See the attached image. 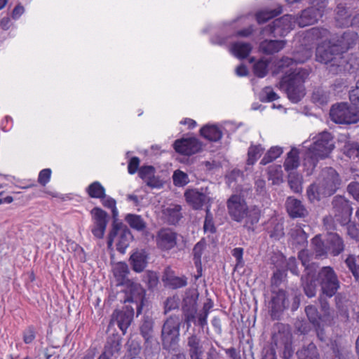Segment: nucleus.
I'll return each mask as SVG.
<instances>
[{
    "instance_id": "obj_1",
    "label": "nucleus",
    "mask_w": 359,
    "mask_h": 359,
    "mask_svg": "<svg viewBox=\"0 0 359 359\" xmlns=\"http://www.w3.org/2000/svg\"><path fill=\"white\" fill-rule=\"evenodd\" d=\"M311 51L305 50L302 57L296 54L293 57H284L276 64L275 73H285L280 81V88L285 90L287 97L293 103H297L305 95L304 82L309 72L302 68L294 67L297 64L304 63L311 57Z\"/></svg>"
},
{
    "instance_id": "obj_2",
    "label": "nucleus",
    "mask_w": 359,
    "mask_h": 359,
    "mask_svg": "<svg viewBox=\"0 0 359 359\" xmlns=\"http://www.w3.org/2000/svg\"><path fill=\"white\" fill-rule=\"evenodd\" d=\"M313 142L304 155L303 165L307 175H311L320 159L327 158L334 148L330 133L323 131L312 137Z\"/></svg>"
},
{
    "instance_id": "obj_3",
    "label": "nucleus",
    "mask_w": 359,
    "mask_h": 359,
    "mask_svg": "<svg viewBox=\"0 0 359 359\" xmlns=\"http://www.w3.org/2000/svg\"><path fill=\"white\" fill-rule=\"evenodd\" d=\"M341 179L337 172L328 167L322 170L316 182L307 189V196L311 202L333 195L339 188Z\"/></svg>"
},
{
    "instance_id": "obj_4",
    "label": "nucleus",
    "mask_w": 359,
    "mask_h": 359,
    "mask_svg": "<svg viewBox=\"0 0 359 359\" xmlns=\"http://www.w3.org/2000/svg\"><path fill=\"white\" fill-rule=\"evenodd\" d=\"M228 212L231 219L238 222H244V227L249 231H255L258 223L261 211L256 206L248 207L243 198L232 195L226 203Z\"/></svg>"
},
{
    "instance_id": "obj_5",
    "label": "nucleus",
    "mask_w": 359,
    "mask_h": 359,
    "mask_svg": "<svg viewBox=\"0 0 359 359\" xmlns=\"http://www.w3.org/2000/svg\"><path fill=\"white\" fill-rule=\"evenodd\" d=\"M316 58L318 62L326 65L327 70L332 75H337L344 71L347 65L334 40L323 41L318 44Z\"/></svg>"
},
{
    "instance_id": "obj_6",
    "label": "nucleus",
    "mask_w": 359,
    "mask_h": 359,
    "mask_svg": "<svg viewBox=\"0 0 359 359\" xmlns=\"http://www.w3.org/2000/svg\"><path fill=\"white\" fill-rule=\"evenodd\" d=\"M180 324V319L176 316H170L165 321L161 331L163 346L165 349H175L179 341Z\"/></svg>"
},
{
    "instance_id": "obj_7",
    "label": "nucleus",
    "mask_w": 359,
    "mask_h": 359,
    "mask_svg": "<svg viewBox=\"0 0 359 359\" xmlns=\"http://www.w3.org/2000/svg\"><path fill=\"white\" fill-rule=\"evenodd\" d=\"M318 280L323 294L333 297L340 286L337 275L331 266L322 267L318 274Z\"/></svg>"
},
{
    "instance_id": "obj_8",
    "label": "nucleus",
    "mask_w": 359,
    "mask_h": 359,
    "mask_svg": "<svg viewBox=\"0 0 359 359\" xmlns=\"http://www.w3.org/2000/svg\"><path fill=\"white\" fill-rule=\"evenodd\" d=\"M118 237L116 242V250L121 253L123 254L126 250L130 245L133 236L130 230L123 226V224L118 221H114L112 224V229L109 234L108 245H111L114 241V238Z\"/></svg>"
},
{
    "instance_id": "obj_9",
    "label": "nucleus",
    "mask_w": 359,
    "mask_h": 359,
    "mask_svg": "<svg viewBox=\"0 0 359 359\" xmlns=\"http://www.w3.org/2000/svg\"><path fill=\"white\" fill-rule=\"evenodd\" d=\"M330 116L334 122L340 124L355 123L359 120L356 109L344 102L333 105Z\"/></svg>"
},
{
    "instance_id": "obj_10",
    "label": "nucleus",
    "mask_w": 359,
    "mask_h": 359,
    "mask_svg": "<svg viewBox=\"0 0 359 359\" xmlns=\"http://www.w3.org/2000/svg\"><path fill=\"white\" fill-rule=\"evenodd\" d=\"M311 7L304 10L297 18V25L300 27L314 24L322 18L326 4L323 0H310Z\"/></svg>"
},
{
    "instance_id": "obj_11",
    "label": "nucleus",
    "mask_w": 359,
    "mask_h": 359,
    "mask_svg": "<svg viewBox=\"0 0 359 359\" xmlns=\"http://www.w3.org/2000/svg\"><path fill=\"white\" fill-rule=\"evenodd\" d=\"M297 24V18L291 15H285L276 19L272 25L264 27L262 30L264 34H271L273 36H284L287 35Z\"/></svg>"
},
{
    "instance_id": "obj_12",
    "label": "nucleus",
    "mask_w": 359,
    "mask_h": 359,
    "mask_svg": "<svg viewBox=\"0 0 359 359\" xmlns=\"http://www.w3.org/2000/svg\"><path fill=\"white\" fill-rule=\"evenodd\" d=\"M290 294L284 290L272 291L269 302V312L272 319H278L282 313L290 307Z\"/></svg>"
},
{
    "instance_id": "obj_13",
    "label": "nucleus",
    "mask_w": 359,
    "mask_h": 359,
    "mask_svg": "<svg viewBox=\"0 0 359 359\" xmlns=\"http://www.w3.org/2000/svg\"><path fill=\"white\" fill-rule=\"evenodd\" d=\"M145 300V290L140 284L132 283L126 291L124 303H132L137 316L142 313Z\"/></svg>"
},
{
    "instance_id": "obj_14",
    "label": "nucleus",
    "mask_w": 359,
    "mask_h": 359,
    "mask_svg": "<svg viewBox=\"0 0 359 359\" xmlns=\"http://www.w3.org/2000/svg\"><path fill=\"white\" fill-rule=\"evenodd\" d=\"M92 216V227L91 232L93 235L101 239L104 237L107 225V213L100 208L95 207L90 211Z\"/></svg>"
},
{
    "instance_id": "obj_15",
    "label": "nucleus",
    "mask_w": 359,
    "mask_h": 359,
    "mask_svg": "<svg viewBox=\"0 0 359 359\" xmlns=\"http://www.w3.org/2000/svg\"><path fill=\"white\" fill-rule=\"evenodd\" d=\"M333 210L336 219L341 224L347 223L352 215L353 208L348 201L341 196H336L332 200Z\"/></svg>"
},
{
    "instance_id": "obj_16",
    "label": "nucleus",
    "mask_w": 359,
    "mask_h": 359,
    "mask_svg": "<svg viewBox=\"0 0 359 359\" xmlns=\"http://www.w3.org/2000/svg\"><path fill=\"white\" fill-rule=\"evenodd\" d=\"M184 198L194 210H201L211 203L210 197L203 189H189L184 192Z\"/></svg>"
},
{
    "instance_id": "obj_17",
    "label": "nucleus",
    "mask_w": 359,
    "mask_h": 359,
    "mask_svg": "<svg viewBox=\"0 0 359 359\" xmlns=\"http://www.w3.org/2000/svg\"><path fill=\"white\" fill-rule=\"evenodd\" d=\"M173 146L176 152L185 156L195 154L202 149V144L196 137L177 140L175 141Z\"/></svg>"
},
{
    "instance_id": "obj_18",
    "label": "nucleus",
    "mask_w": 359,
    "mask_h": 359,
    "mask_svg": "<svg viewBox=\"0 0 359 359\" xmlns=\"http://www.w3.org/2000/svg\"><path fill=\"white\" fill-rule=\"evenodd\" d=\"M177 233L170 229H161L157 233V247L163 251H168L177 245Z\"/></svg>"
},
{
    "instance_id": "obj_19",
    "label": "nucleus",
    "mask_w": 359,
    "mask_h": 359,
    "mask_svg": "<svg viewBox=\"0 0 359 359\" xmlns=\"http://www.w3.org/2000/svg\"><path fill=\"white\" fill-rule=\"evenodd\" d=\"M135 313V308L133 306L126 305L122 311H116L113 317L116 318L117 325L123 334L126 332L130 326Z\"/></svg>"
},
{
    "instance_id": "obj_20",
    "label": "nucleus",
    "mask_w": 359,
    "mask_h": 359,
    "mask_svg": "<svg viewBox=\"0 0 359 359\" xmlns=\"http://www.w3.org/2000/svg\"><path fill=\"white\" fill-rule=\"evenodd\" d=\"M351 13L344 4H339L336 8L335 21L339 27L354 26L359 28V24H354L355 16L351 18Z\"/></svg>"
},
{
    "instance_id": "obj_21",
    "label": "nucleus",
    "mask_w": 359,
    "mask_h": 359,
    "mask_svg": "<svg viewBox=\"0 0 359 359\" xmlns=\"http://www.w3.org/2000/svg\"><path fill=\"white\" fill-rule=\"evenodd\" d=\"M187 348L190 359H203L204 348L201 339L196 334L187 338Z\"/></svg>"
},
{
    "instance_id": "obj_22",
    "label": "nucleus",
    "mask_w": 359,
    "mask_h": 359,
    "mask_svg": "<svg viewBox=\"0 0 359 359\" xmlns=\"http://www.w3.org/2000/svg\"><path fill=\"white\" fill-rule=\"evenodd\" d=\"M358 41V34L353 31H346L335 42L342 55L348 49L354 47Z\"/></svg>"
},
{
    "instance_id": "obj_23",
    "label": "nucleus",
    "mask_w": 359,
    "mask_h": 359,
    "mask_svg": "<svg viewBox=\"0 0 359 359\" xmlns=\"http://www.w3.org/2000/svg\"><path fill=\"white\" fill-rule=\"evenodd\" d=\"M290 242L297 249L304 248L307 244V234L301 226L295 225L289 232Z\"/></svg>"
},
{
    "instance_id": "obj_24",
    "label": "nucleus",
    "mask_w": 359,
    "mask_h": 359,
    "mask_svg": "<svg viewBox=\"0 0 359 359\" xmlns=\"http://www.w3.org/2000/svg\"><path fill=\"white\" fill-rule=\"evenodd\" d=\"M326 243L329 253L337 256L344 250L343 239L336 233L330 232L326 236Z\"/></svg>"
},
{
    "instance_id": "obj_25",
    "label": "nucleus",
    "mask_w": 359,
    "mask_h": 359,
    "mask_svg": "<svg viewBox=\"0 0 359 359\" xmlns=\"http://www.w3.org/2000/svg\"><path fill=\"white\" fill-rule=\"evenodd\" d=\"M147 259L148 255L143 250L133 252L130 257L133 270L137 273L143 271L147 265Z\"/></svg>"
},
{
    "instance_id": "obj_26",
    "label": "nucleus",
    "mask_w": 359,
    "mask_h": 359,
    "mask_svg": "<svg viewBox=\"0 0 359 359\" xmlns=\"http://www.w3.org/2000/svg\"><path fill=\"white\" fill-rule=\"evenodd\" d=\"M181 210V205L171 204L163 210V217L168 224H176L182 217Z\"/></svg>"
},
{
    "instance_id": "obj_27",
    "label": "nucleus",
    "mask_w": 359,
    "mask_h": 359,
    "mask_svg": "<svg viewBox=\"0 0 359 359\" xmlns=\"http://www.w3.org/2000/svg\"><path fill=\"white\" fill-rule=\"evenodd\" d=\"M286 207L290 217H302L306 215V210L302 202L294 198H288L286 202Z\"/></svg>"
},
{
    "instance_id": "obj_28",
    "label": "nucleus",
    "mask_w": 359,
    "mask_h": 359,
    "mask_svg": "<svg viewBox=\"0 0 359 359\" xmlns=\"http://www.w3.org/2000/svg\"><path fill=\"white\" fill-rule=\"evenodd\" d=\"M301 280L305 294L310 298L314 297L316 293L315 272L313 270L308 271Z\"/></svg>"
},
{
    "instance_id": "obj_29",
    "label": "nucleus",
    "mask_w": 359,
    "mask_h": 359,
    "mask_svg": "<svg viewBox=\"0 0 359 359\" xmlns=\"http://www.w3.org/2000/svg\"><path fill=\"white\" fill-rule=\"evenodd\" d=\"M285 46L284 40H264L259 45L260 50L265 54H273L281 50Z\"/></svg>"
},
{
    "instance_id": "obj_30",
    "label": "nucleus",
    "mask_w": 359,
    "mask_h": 359,
    "mask_svg": "<svg viewBox=\"0 0 359 359\" xmlns=\"http://www.w3.org/2000/svg\"><path fill=\"white\" fill-rule=\"evenodd\" d=\"M252 46L250 43L238 41L232 43L230 48L231 53L239 59L247 57L251 53Z\"/></svg>"
},
{
    "instance_id": "obj_31",
    "label": "nucleus",
    "mask_w": 359,
    "mask_h": 359,
    "mask_svg": "<svg viewBox=\"0 0 359 359\" xmlns=\"http://www.w3.org/2000/svg\"><path fill=\"white\" fill-rule=\"evenodd\" d=\"M266 229L271 238L279 240L284 236L283 222L276 218H271L267 223Z\"/></svg>"
},
{
    "instance_id": "obj_32",
    "label": "nucleus",
    "mask_w": 359,
    "mask_h": 359,
    "mask_svg": "<svg viewBox=\"0 0 359 359\" xmlns=\"http://www.w3.org/2000/svg\"><path fill=\"white\" fill-rule=\"evenodd\" d=\"M201 135L210 142H217L222 137V132L215 125H207L201 129Z\"/></svg>"
},
{
    "instance_id": "obj_33",
    "label": "nucleus",
    "mask_w": 359,
    "mask_h": 359,
    "mask_svg": "<svg viewBox=\"0 0 359 359\" xmlns=\"http://www.w3.org/2000/svg\"><path fill=\"white\" fill-rule=\"evenodd\" d=\"M283 12V8L281 6H278L274 9L265 8L259 11L256 13V20L259 24H262L266 22V21L272 19Z\"/></svg>"
},
{
    "instance_id": "obj_34",
    "label": "nucleus",
    "mask_w": 359,
    "mask_h": 359,
    "mask_svg": "<svg viewBox=\"0 0 359 359\" xmlns=\"http://www.w3.org/2000/svg\"><path fill=\"white\" fill-rule=\"evenodd\" d=\"M305 312L306 313L309 320L315 327H320L321 323H323V325L324 324L327 325V320H325L324 318L318 313V311L315 306H307L305 308Z\"/></svg>"
},
{
    "instance_id": "obj_35",
    "label": "nucleus",
    "mask_w": 359,
    "mask_h": 359,
    "mask_svg": "<svg viewBox=\"0 0 359 359\" xmlns=\"http://www.w3.org/2000/svg\"><path fill=\"white\" fill-rule=\"evenodd\" d=\"M299 150L294 147L287 153L284 162V168L287 172L292 171L299 165Z\"/></svg>"
},
{
    "instance_id": "obj_36",
    "label": "nucleus",
    "mask_w": 359,
    "mask_h": 359,
    "mask_svg": "<svg viewBox=\"0 0 359 359\" xmlns=\"http://www.w3.org/2000/svg\"><path fill=\"white\" fill-rule=\"evenodd\" d=\"M298 359H320L316 346L313 343L309 344L297 351Z\"/></svg>"
},
{
    "instance_id": "obj_37",
    "label": "nucleus",
    "mask_w": 359,
    "mask_h": 359,
    "mask_svg": "<svg viewBox=\"0 0 359 359\" xmlns=\"http://www.w3.org/2000/svg\"><path fill=\"white\" fill-rule=\"evenodd\" d=\"M88 195L92 198L100 199L105 196V188L98 181L90 184L86 189Z\"/></svg>"
},
{
    "instance_id": "obj_38",
    "label": "nucleus",
    "mask_w": 359,
    "mask_h": 359,
    "mask_svg": "<svg viewBox=\"0 0 359 359\" xmlns=\"http://www.w3.org/2000/svg\"><path fill=\"white\" fill-rule=\"evenodd\" d=\"M125 220L132 229L138 231H142L147 227L146 222L140 215L128 214L125 217Z\"/></svg>"
},
{
    "instance_id": "obj_39",
    "label": "nucleus",
    "mask_w": 359,
    "mask_h": 359,
    "mask_svg": "<svg viewBox=\"0 0 359 359\" xmlns=\"http://www.w3.org/2000/svg\"><path fill=\"white\" fill-rule=\"evenodd\" d=\"M205 248L206 242L203 238L198 241L194 247V262L198 271H201V257Z\"/></svg>"
},
{
    "instance_id": "obj_40",
    "label": "nucleus",
    "mask_w": 359,
    "mask_h": 359,
    "mask_svg": "<svg viewBox=\"0 0 359 359\" xmlns=\"http://www.w3.org/2000/svg\"><path fill=\"white\" fill-rule=\"evenodd\" d=\"M213 306V302L210 299H208L203 304V309L198 313V325L202 329L208 324V317L210 309Z\"/></svg>"
},
{
    "instance_id": "obj_41",
    "label": "nucleus",
    "mask_w": 359,
    "mask_h": 359,
    "mask_svg": "<svg viewBox=\"0 0 359 359\" xmlns=\"http://www.w3.org/2000/svg\"><path fill=\"white\" fill-rule=\"evenodd\" d=\"M283 170L280 165L273 164L268 168V180L272 181L273 184H278L283 182Z\"/></svg>"
},
{
    "instance_id": "obj_42",
    "label": "nucleus",
    "mask_w": 359,
    "mask_h": 359,
    "mask_svg": "<svg viewBox=\"0 0 359 359\" xmlns=\"http://www.w3.org/2000/svg\"><path fill=\"white\" fill-rule=\"evenodd\" d=\"M182 312H183L184 323L187 324V328L191 327V323L198 325L197 306H194V307L182 306Z\"/></svg>"
},
{
    "instance_id": "obj_43",
    "label": "nucleus",
    "mask_w": 359,
    "mask_h": 359,
    "mask_svg": "<svg viewBox=\"0 0 359 359\" xmlns=\"http://www.w3.org/2000/svg\"><path fill=\"white\" fill-rule=\"evenodd\" d=\"M114 276L120 283H123L129 273L128 265L124 262L117 263L113 269Z\"/></svg>"
},
{
    "instance_id": "obj_44",
    "label": "nucleus",
    "mask_w": 359,
    "mask_h": 359,
    "mask_svg": "<svg viewBox=\"0 0 359 359\" xmlns=\"http://www.w3.org/2000/svg\"><path fill=\"white\" fill-rule=\"evenodd\" d=\"M312 243L313 245L316 256L321 257L329 253L326 239L325 241H322L320 235H316L312 239Z\"/></svg>"
},
{
    "instance_id": "obj_45",
    "label": "nucleus",
    "mask_w": 359,
    "mask_h": 359,
    "mask_svg": "<svg viewBox=\"0 0 359 359\" xmlns=\"http://www.w3.org/2000/svg\"><path fill=\"white\" fill-rule=\"evenodd\" d=\"M269 60L262 58L255 63L253 72L259 78H264L269 71Z\"/></svg>"
},
{
    "instance_id": "obj_46",
    "label": "nucleus",
    "mask_w": 359,
    "mask_h": 359,
    "mask_svg": "<svg viewBox=\"0 0 359 359\" xmlns=\"http://www.w3.org/2000/svg\"><path fill=\"white\" fill-rule=\"evenodd\" d=\"M283 153V149L280 147L275 146L270 148V149L265 154L260 163L262 165H266L278 158Z\"/></svg>"
},
{
    "instance_id": "obj_47",
    "label": "nucleus",
    "mask_w": 359,
    "mask_h": 359,
    "mask_svg": "<svg viewBox=\"0 0 359 359\" xmlns=\"http://www.w3.org/2000/svg\"><path fill=\"white\" fill-rule=\"evenodd\" d=\"M264 149L261 144L251 145L248 151V160L247 163L248 165H254L257 159L261 156Z\"/></svg>"
},
{
    "instance_id": "obj_48",
    "label": "nucleus",
    "mask_w": 359,
    "mask_h": 359,
    "mask_svg": "<svg viewBox=\"0 0 359 359\" xmlns=\"http://www.w3.org/2000/svg\"><path fill=\"white\" fill-rule=\"evenodd\" d=\"M300 251L298 254V258L301 261L302 264L305 268L306 273L308 271L313 270V272L316 271V268L313 263H310L311 259L308 250H304L303 248L299 249Z\"/></svg>"
},
{
    "instance_id": "obj_49",
    "label": "nucleus",
    "mask_w": 359,
    "mask_h": 359,
    "mask_svg": "<svg viewBox=\"0 0 359 359\" xmlns=\"http://www.w3.org/2000/svg\"><path fill=\"white\" fill-rule=\"evenodd\" d=\"M346 264L352 272L356 281L359 283V256L349 255L345 260Z\"/></svg>"
},
{
    "instance_id": "obj_50",
    "label": "nucleus",
    "mask_w": 359,
    "mask_h": 359,
    "mask_svg": "<svg viewBox=\"0 0 359 359\" xmlns=\"http://www.w3.org/2000/svg\"><path fill=\"white\" fill-rule=\"evenodd\" d=\"M153 332V321L149 318H144L142 324L140 326V332L146 341L151 337Z\"/></svg>"
},
{
    "instance_id": "obj_51",
    "label": "nucleus",
    "mask_w": 359,
    "mask_h": 359,
    "mask_svg": "<svg viewBox=\"0 0 359 359\" xmlns=\"http://www.w3.org/2000/svg\"><path fill=\"white\" fill-rule=\"evenodd\" d=\"M308 35L313 39H325V41H327L328 36H330V32L325 28L313 27L308 32Z\"/></svg>"
},
{
    "instance_id": "obj_52",
    "label": "nucleus",
    "mask_w": 359,
    "mask_h": 359,
    "mask_svg": "<svg viewBox=\"0 0 359 359\" xmlns=\"http://www.w3.org/2000/svg\"><path fill=\"white\" fill-rule=\"evenodd\" d=\"M102 205L111 210L112 217L114 219V221H118L117 217L118 215V211L116 208V201L105 194V196L104 198H100Z\"/></svg>"
},
{
    "instance_id": "obj_53",
    "label": "nucleus",
    "mask_w": 359,
    "mask_h": 359,
    "mask_svg": "<svg viewBox=\"0 0 359 359\" xmlns=\"http://www.w3.org/2000/svg\"><path fill=\"white\" fill-rule=\"evenodd\" d=\"M166 281L170 287L175 289L184 287L187 284V279L185 276H168Z\"/></svg>"
},
{
    "instance_id": "obj_54",
    "label": "nucleus",
    "mask_w": 359,
    "mask_h": 359,
    "mask_svg": "<svg viewBox=\"0 0 359 359\" xmlns=\"http://www.w3.org/2000/svg\"><path fill=\"white\" fill-rule=\"evenodd\" d=\"M172 180L174 184L177 187H184L189 182L188 175L180 170L174 172Z\"/></svg>"
},
{
    "instance_id": "obj_55",
    "label": "nucleus",
    "mask_w": 359,
    "mask_h": 359,
    "mask_svg": "<svg viewBox=\"0 0 359 359\" xmlns=\"http://www.w3.org/2000/svg\"><path fill=\"white\" fill-rule=\"evenodd\" d=\"M344 152L350 158H359V144L358 142L346 143L344 148Z\"/></svg>"
},
{
    "instance_id": "obj_56",
    "label": "nucleus",
    "mask_w": 359,
    "mask_h": 359,
    "mask_svg": "<svg viewBox=\"0 0 359 359\" xmlns=\"http://www.w3.org/2000/svg\"><path fill=\"white\" fill-rule=\"evenodd\" d=\"M278 97V95L271 87H265L260 94V100L263 102H272L277 100Z\"/></svg>"
},
{
    "instance_id": "obj_57",
    "label": "nucleus",
    "mask_w": 359,
    "mask_h": 359,
    "mask_svg": "<svg viewBox=\"0 0 359 359\" xmlns=\"http://www.w3.org/2000/svg\"><path fill=\"white\" fill-rule=\"evenodd\" d=\"M344 225H346L347 234L351 238L359 241V224L349 220Z\"/></svg>"
},
{
    "instance_id": "obj_58",
    "label": "nucleus",
    "mask_w": 359,
    "mask_h": 359,
    "mask_svg": "<svg viewBox=\"0 0 359 359\" xmlns=\"http://www.w3.org/2000/svg\"><path fill=\"white\" fill-rule=\"evenodd\" d=\"M156 170L152 165H144L140 168L138 170L139 177L143 180L144 182L147 181L151 176H153Z\"/></svg>"
},
{
    "instance_id": "obj_59",
    "label": "nucleus",
    "mask_w": 359,
    "mask_h": 359,
    "mask_svg": "<svg viewBox=\"0 0 359 359\" xmlns=\"http://www.w3.org/2000/svg\"><path fill=\"white\" fill-rule=\"evenodd\" d=\"M288 184L291 189L295 193H299L302 191V182L298 175L289 174Z\"/></svg>"
},
{
    "instance_id": "obj_60",
    "label": "nucleus",
    "mask_w": 359,
    "mask_h": 359,
    "mask_svg": "<svg viewBox=\"0 0 359 359\" xmlns=\"http://www.w3.org/2000/svg\"><path fill=\"white\" fill-rule=\"evenodd\" d=\"M23 341L26 344H31L36 338V330L34 326H28L22 332Z\"/></svg>"
},
{
    "instance_id": "obj_61",
    "label": "nucleus",
    "mask_w": 359,
    "mask_h": 359,
    "mask_svg": "<svg viewBox=\"0 0 359 359\" xmlns=\"http://www.w3.org/2000/svg\"><path fill=\"white\" fill-rule=\"evenodd\" d=\"M121 349V344L118 340H112L108 341L104 347V352H108V355L111 357L114 354L118 353Z\"/></svg>"
},
{
    "instance_id": "obj_62",
    "label": "nucleus",
    "mask_w": 359,
    "mask_h": 359,
    "mask_svg": "<svg viewBox=\"0 0 359 359\" xmlns=\"http://www.w3.org/2000/svg\"><path fill=\"white\" fill-rule=\"evenodd\" d=\"M321 310L323 312V317L325 320H327V324H331L333 320L334 316L331 313L329 304L324 299H320Z\"/></svg>"
},
{
    "instance_id": "obj_63",
    "label": "nucleus",
    "mask_w": 359,
    "mask_h": 359,
    "mask_svg": "<svg viewBox=\"0 0 359 359\" xmlns=\"http://www.w3.org/2000/svg\"><path fill=\"white\" fill-rule=\"evenodd\" d=\"M127 350L132 358L136 357L140 353V346L135 340H129L127 343Z\"/></svg>"
},
{
    "instance_id": "obj_64",
    "label": "nucleus",
    "mask_w": 359,
    "mask_h": 359,
    "mask_svg": "<svg viewBox=\"0 0 359 359\" xmlns=\"http://www.w3.org/2000/svg\"><path fill=\"white\" fill-rule=\"evenodd\" d=\"M347 191L355 200L359 202V183L351 182L347 187Z\"/></svg>"
}]
</instances>
